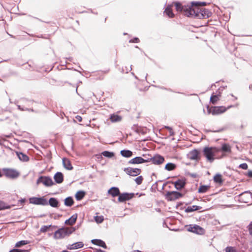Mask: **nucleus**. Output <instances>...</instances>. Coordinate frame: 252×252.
<instances>
[{"label":"nucleus","mask_w":252,"mask_h":252,"mask_svg":"<svg viewBox=\"0 0 252 252\" xmlns=\"http://www.w3.org/2000/svg\"><path fill=\"white\" fill-rule=\"evenodd\" d=\"M120 154L122 157L126 158H129L133 155V152L128 149H123L121 150L120 151Z\"/></svg>","instance_id":"30"},{"label":"nucleus","mask_w":252,"mask_h":252,"mask_svg":"<svg viewBox=\"0 0 252 252\" xmlns=\"http://www.w3.org/2000/svg\"><path fill=\"white\" fill-rule=\"evenodd\" d=\"M29 203L36 205L46 206L47 199L45 196H33L29 199Z\"/></svg>","instance_id":"11"},{"label":"nucleus","mask_w":252,"mask_h":252,"mask_svg":"<svg viewBox=\"0 0 252 252\" xmlns=\"http://www.w3.org/2000/svg\"><path fill=\"white\" fill-rule=\"evenodd\" d=\"M152 163L157 165L162 164L165 161L164 157L159 154H155L152 157Z\"/></svg>","instance_id":"14"},{"label":"nucleus","mask_w":252,"mask_h":252,"mask_svg":"<svg viewBox=\"0 0 252 252\" xmlns=\"http://www.w3.org/2000/svg\"><path fill=\"white\" fill-rule=\"evenodd\" d=\"M173 3L175 4V7L177 11H181L182 10H189L194 9L195 8H200V6H205L207 5V2L205 1H192L189 3L187 4L183 5L182 3L179 1H173Z\"/></svg>","instance_id":"2"},{"label":"nucleus","mask_w":252,"mask_h":252,"mask_svg":"<svg viewBox=\"0 0 252 252\" xmlns=\"http://www.w3.org/2000/svg\"><path fill=\"white\" fill-rule=\"evenodd\" d=\"M238 198L240 202L247 203L252 202V192L250 190L245 191L239 194Z\"/></svg>","instance_id":"10"},{"label":"nucleus","mask_w":252,"mask_h":252,"mask_svg":"<svg viewBox=\"0 0 252 252\" xmlns=\"http://www.w3.org/2000/svg\"><path fill=\"white\" fill-rule=\"evenodd\" d=\"M210 185H205L200 184V186L198 189V193H204L210 189Z\"/></svg>","instance_id":"33"},{"label":"nucleus","mask_w":252,"mask_h":252,"mask_svg":"<svg viewBox=\"0 0 252 252\" xmlns=\"http://www.w3.org/2000/svg\"><path fill=\"white\" fill-rule=\"evenodd\" d=\"M220 149V152L221 151L225 153H230L231 152V147L227 143H223L221 145V148H219Z\"/></svg>","instance_id":"37"},{"label":"nucleus","mask_w":252,"mask_h":252,"mask_svg":"<svg viewBox=\"0 0 252 252\" xmlns=\"http://www.w3.org/2000/svg\"><path fill=\"white\" fill-rule=\"evenodd\" d=\"M185 227L188 231L197 235H203L205 233V229L197 224H187Z\"/></svg>","instance_id":"6"},{"label":"nucleus","mask_w":252,"mask_h":252,"mask_svg":"<svg viewBox=\"0 0 252 252\" xmlns=\"http://www.w3.org/2000/svg\"><path fill=\"white\" fill-rule=\"evenodd\" d=\"M245 175L250 178L252 179V170H249L247 172L245 173Z\"/></svg>","instance_id":"57"},{"label":"nucleus","mask_w":252,"mask_h":252,"mask_svg":"<svg viewBox=\"0 0 252 252\" xmlns=\"http://www.w3.org/2000/svg\"><path fill=\"white\" fill-rule=\"evenodd\" d=\"M109 119L112 123H117L122 120V117L115 113H113L110 115Z\"/></svg>","instance_id":"29"},{"label":"nucleus","mask_w":252,"mask_h":252,"mask_svg":"<svg viewBox=\"0 0 252 252\" xmlns=\"http://www.w3.org/2000/svg\"><path fill=\"white\" fill-rule=\"evenodd\" d=\"M142 163H147L151 161L152 162L153 159H152V157H151L150 158H148L147 159H144L143 158Z\"/></svg>","instance_id":"58"},{"label":"nucleus","mask_w":252,"mask_h":252,"mask_svg":"<svg viewBox=\"0 0 252 252\" xmlns=\"http://www.w3.org/2000/svg\"><path fill=\"white\" fill-rule=\"evenodd\" d=\"M72 233V231L70 229L69 230L65 228L64 226H62L55 231L53 234V238L55 240L62 239L69 236Z\"/></svg>","instance_id":"4"},{"label":"nucleus","mask_w":252,"mask_h":252,"mask_svg":"<svg viewBox=\"0 0 252 252\" xmlns=\"http://www.w3.org/2000/svg\"><path fill=\"white\" fill-rule=\"evenodd\" d=\"M184 195V193L178 191H167L164 196L167 201H173L183 197Z\"/></svg>","instance_id":"8"},{"label":"nucleus","mask_w":252,"mask_h":252,"mask_svg":"<svg viewBox=\"0 0 252 252\" xmlns=\"http://www.w3.org/2000/svg\"><path fill=\"white\" fill-rule=\"evenodd\" d=\"M9 252H30V250L22 249L14 247L13 249H11Z\"/></svg>","instance_id":"39"},{"label":"nucleus","mask_w":252,"mask_h":252,"mask_svg":"<svg viewBox=\"0 0 252 252\" xmlns=\"http://www.w3.org/2000/svg\"><path fill=\"white\" fill-rule=\"evenodd\" d=\"M27 202V199L25 198H21L18 200V204L20 203L22 206H24L25 203Z\"/></svg>","instance_id":"53"},{"label":"nucleus","mask_w":252,"mask_h":252,"mask_svg":"<svg viewBox=\"0 0 252 252\" xmlns=\"http://www.w3.org/2000/svg\"><path fill=\"white\" fill-rule=\"evenodd\" d=\"M94 219L95 221L98 224L102 223L103 222V221L104 220V217L102 215L96 216L94 217Z\"/></svg>","instance_id":"42"},{"label":"nucleus","mask_w":252,"mask_h":252,"mask_svg":"<svg viewBox=\"0 0 252 252\" xmlns=\"http://www.w3.org/2000/svg\"><path fill=\"white\" fill-rule=\"evenodd\" d=\"M206 108L207 114L208 115L212 114L214 116L220 115L227 111L226 107L223 106H209L208 105H207Z\"/></svg>","instance_id":"5"},{"label":"nucleus","mask_w":252,"mask_h":252,"mask_svg":"<svg viewBox=\"0 0 252 252\" xmlns=\"http://www.w3.org/2000/svg\"><path fill=\"white\" fill-rule=\"evenodd\" d=\"M30 241L28 240H21L16 243L15 245V247L20 248L22 247L29 244L30 243Z\"/></svg>","instance_id":"38"},{"label":"nucleus","mask_w":252,"mask_h":252,"mask_svg":"<svg viewBox=\"0 0 252 252\" xmlns=\"http://www.w3.org/2000/svg\"><path fill=\"white\" fill-rule=\"evenodd\" d=\"M75 250L82 248L84 247V244L82 242L79 241L73 243Z\"/></svg>","instance_id":"41"},{"label":"nucleus","mask_w":252,"mask_h":252,"mask_svg":"<svg viewBox=\"0 0 252 252\" xmlns=\"http://www.w3.org/2000/svg\"><path fill=\"white\" fill-rule=\"evenodd\" d=\"M173 4L175 5V4L173 3V2H172V4H168L165 7L163 12L164 14L167 15L170 18H173L175 16V14H174L172 9Z\"/></svg>","instance_id":"19"},{"label":"nucleus","mask_w":252,"mask_h":252,"mask_svg":"<svg viewBox=\"0 0 252 252\" xmlns=\"http://www.w3.org/2000/svg\"><path fill=\"white\" fill-rule=\"evenodd\" d=\"M164 128L167 129L169 131V133H170V136H174L175 135V132H174L172 127H171L170 126H164Z\"/></svg>","instance_id":"47"},{"label":"nucleus","mask_w":252,"mask_h":252,"mask_svg":"<svg viewBox=\"0 0 252 252\" xmlns=\"http://www.w3.org/2000/svg\"><path fill=\"white\" fill-rule=\"evenodd\" d=\"M94 252H106L105 251L101 250V249H95Z\"/></svg>","instance_id":"64"},{"label":"nucleus","mask_w":252,"mask_h":252,"mask_svg":"<svg viewBox=\"0 0 252 252\" xmlns=\"http://www.w3.org/2000/svg\"><path fill=\"white\" fill-rule=\"evenodd\" d=\"M189 175L192 177V178H196L197 177H198V175H197L195 173H189Z\"/></svg>","instance_id":"62"},{"label":"nucleus","mask_w":252,"mask_h":252,"mask_svg":"<svg viewBox=\"0 0 252 252\" xmlns=\"http://www.w3.org/2000/svg\"><path fill=\"white\" fill-rule=\"evenodd\" d=\"M140 39L137 37H134L130 39L128 42L130 43H138L140 42Z\"/></svg>","instance_id":"46"},{"label":"nucleus","mask_w":252,"mask_h":252,"mask_svg":"<svg viewBox=\"0 0 252 252\" xmlns=\"http://www.w3.org/2000/svg\"><path fill=\"white\" fill-rule=\"evenodd\" d=\"M63 167L67 170H71L73 167L71 164V161L66 158H63Z\"/></svg>","instance_id":"23"},{"label":"nucleus","mask_w":252,"mask_h":252,"mask_svg":"<svg viewBox=\"0 0 252 252\" xmlns=\"http://www.w3.org/2000/svg\"><path fill=\"white\" fill-rule=\"evenodd\" d=\"M15 206L14 205H8L4 202L3 210L5 209H10L12 206Z\"/></svg>","instance_id":"54"},{"label":"nucleus","mask_w":252,"mask_h":252,"mask_svg":"<svg viewBox=\"0 0 252 252\" xmlns=\"http://www.w3.org/2000/svg\"><path fill=\"white\" fill-rule=\"evenodd\" d=\"M177 167V165L172 162H168L164 167V169L168 171H171L174 170Z\"/></svg>","instance_id":"35"},{"label":"nucleus","mask_w":252,"mask_h":252,"mask_svg":"<svg viewBox=\"0 0 252 252\" xmlns=\"http://www.w3.org/2000/svg\"><path fill=\"white\" fill-rule=\"evenodd\" d=\"M131 129L133 131L138 134H142V135H144L146 133V128L141 126H139L138 125H133L131 127Z\"/></svg>","instance_id":"20"},{"label":"nucleus","mask_w":252,"mask_h":252,"mask_svg":"<svg viewBox=\"0 0 252 252\" xmlns=\"http://www.w3.org/2000/svg\"><path fill=\"white\" fill-rule=\"evenodd\" d=\"M101 154L103 157L109 158H113L115 156V153L114 152L109 151H103L101 152Z\"/></svg>","instance_id":"36"},{"label":"nucleus","mask_w":252,"mask_h":252,"mask_svg":"<svg viewBox=\"0 0 252 252\" xmlns=\"http://www.w3.org/2000/svg\"><path fill=\"white\" fill-rule=\"evenodd\" d=\"M103 157V156L101 153L95 155V157L97 159L98 161H99L100 163H101L102 161L104 160Z\"/></svg>","instance_id":"49"},{"label":"nucleus","mask_w":252,"mask_h":252,"mask_svg":"<svg viewBox=\"0 0 252 252\" xmlns=\"http://www.w3.org/2000/svg\"><path fill=\"white\" fill-rule=\"evenodd\" d=\"M53 179L54 183L60 184L62 183L64 180V176L62 172L58 171L54 175Z\"/></svg>","instance_id":"18"},{"label":"nucleus","mask_w":252,"mask_h":252,"mask_svg":"<svg viewBox=\"0 0 252 252\" xmlns=\"http://www.w3.org/2000/svg\"><path fill=\"white\" fill-rule=\"evenodd\" d=\"M91 243L94 245L101 247L104 249H107V246L105 242L99 239H94L91 240Z\"/></svg>","instance_id":"21"},{"label":"nucleus","mask_w":252,"mask_h":252,"mask_svg":"<svg viewBox=\"0 0 252 252\" xmlns=\"http://www.w3.org/2000/svg\"><path fill=\"white\" fill-rule=\"evenodd\" d=\"M48 205L53 208H59L60 206V202L57 198L52 197L49 198V200L47 199L46 205Z\"/></svg>","instance_id":"17"},{"label":"nucleus","mask_w":252,"mask_h":252,"mask_svg":"<svg viewBox=\"0 0 252 252\" xmlns=\"http://www.w3.org/2000/svg\"><path fill=\"white\" fill-rule=\"evenodd\" d=\"M81 224L82 222L81 221L79 223H78L77 225L71 228L70 230H71V231H72V233L80 227Z\"/></svg>","instance_id":"51"},{"label":"nucleus","mask_w":252,"mask_h":252,"mask_svg":"<svg viewBox=\"0 0 252 252\" xmlns=\"http://www.w3.org/2000/svg\"><path fill=\"white\" fill-rule=\"evenodd\" d=\"M200 151L197 149H194L191 151L188 155V158L191 160H194L198 161L200 159Z\"/></svg>","instance_id":"13"},{"label":"nucleus","mask_w":252,"mask_h":252,"mask_svg":"<svg viewBox=\"0 0 252 252\" xmlns=\"http://www.w3.org/2000/svg\"><path fill=\"white\" fill-rule=\"evenodd\" d=\"M202 209V207L197 205H192L188 206L185 209V212L187 213L194 212Z\"/></svg>","instance_id":"28"},{"label":"nucleus","mask_w":252,"mask_h":252,"mask_svg":"<svg viewBox=\"0 0 252 252\" xmlns=\"http://www.w3.org/2000/svg\"><path fill=\"white\" fill-rule=\"evenodd\" d=\"M123 171L126 173V174L129 176L135 177L139 175L142 170L141 169L138 168H133L131 167H125L123 169Z\"/></svg>","instance_id":"12"},{"label":"nucleus","mask_w":252,"mask_h":252,"mask_svg":"<svg viewBox=\"0 0 252 252\" xmlns=\"http://www.w3.org/2000/svg\"><path fill=\"white\" fill-rule=\"evenodd\" d=\"M50 226H51V224L48 225H43L40 229V231L42 233H45L48 231L51 230Z\"/></svg>","instance_id":"40"},{"label":"nucleus","mask_w":252,"mask_h":252,"mask_svg":"<svg viewBox=\"0 0 252 252\" xmlns=\"http://www.w3.org/2000/svg\"><path fill=\"white\" fill-rule=\"evenodd\" d=\"M62 216V215L60 214H50V217L51 218H53L54 220L58 219L59 218H60Z\"/></svg>","instance_id":"52"},{"label":"nucleus","mask_w":252,"mask_h":252,"mask_svg":"<svg viewBox=\"0 0 252 252\" xmlns=\"http://www.w3.org/2000/svg\"><path fill=\"white\" fill-rule=\"evenodd\" d=\"M74 203V201L72 196H68L64 199V204L67 207L72 206Z\"/></svg>","instance_id":"34"},{"label":"nucleus","mask_w":252,"mask_h":252,"mask_svg":"<svg viewBox=\"0 0 252 252\" xmlns=\"http://www.w3.org/2000/svg\"><path fill=\"white\" fill-rule=\"evenodd\" d=\"M77 217L78 215L77 213L73 214L69 218L65 220L64 224L70 225L74 224L77 219Z\"/></svg>","instance_id":"27"},{"label":"nucleus","mask_w":252,"mask_h":252,"mask_svg":"<svg viewBox=\"0 0 252 252\" xmlns=\"http://www.w3.org/2000/svg\"><path fill=\"white\" fill-rule=\"evenodd\" d=\"M225 252H238L237 249L232 246H227L224 249Z\"/></svg>","instance_id":"43"},{"label":"nucleus","mask_w":252,"mask_h":252,"mask_svg":"<svg viewBox=\"0 0 252 252\" xmlns=\"http://www.w3.org/2000/svg\"><path fill=\"white\" fill-rule=\"evenodd\" d=\"M17 108L18 110L20 111H25V108H24L23 107L21 106L20 105H17Z\"/></svg>","instance_id":"61"},{"label":"nucleus","mask_w":252,"mask_h":252,"mask_svg":"<svg viewBox=\"0 0 252 252\" xmlns=\"http://www.w3.org/2000/svg\"><path fill=\"white\" fill-rule=\"evenodd\" d=\"M248 229L250 235L252 236V221L250 222L249 225L248 226Z\"/></svg>","instance_id":"56"},{"label":"nucleus","mask_w":252,"mask_h":252,"mask_svg":"<svg viewBox=\"0 0 252 252\" xmlns=\"http://www.w3.org/2000/svg\"><path fill=\"white\" fill-rule=\"evenodd\" d=\"M86 192L85 191L83 190H80L76 192L75 194V198L76 200H81L85 196Z\"/></svg>","instance_id":"32"},{"label":"nucleus","mask_w":252,"mask_h":252,"mask_svg":"<svg viewBox=\"0 0 252 252\" xmlns=\"http://www.w3.org/2000/svg\"><path fill=\"white\" fill-rule=\"evenodd\" d=\"M143 158L140 156L135 157L127 162V164H139L142 163Z\"/></svg>","instance_id":"25"},{"label":"nucleus","mask_w":252,"mask_h":252,"mask_svg":"<svg viewBox=\"0 0 252 252\" xmlns=\"http://www.w3.org/2000/svg\"><path fill=\"white\" fill-rule=\"evenodd\" d=\"M221 95V93L220 91H217L216 94L213 92L210 96V103L214 105L216 104L217 102L220 100V98Z\"/></svg>","instance_id":"16"},{"label":"nucleus","mask_w":252,"mask_h":252,"mask_svg":"<svg viewBox=\"0 0 252 252\" xmlns=\"http://www.w3.org/2000/svg\"><path fill=\"white\" fill-rule=\"evenodd\" d=\"M75 119L76 121L79 122H82V118L81 116H79V115H77L76 117H75Z\"/></svg>","instance_id":"60"},{"label":"nucleus","mask_w":252,"mask_h":252,"mask_svg":"<svg viewBox=\"0 0 252 252\" xmlns=\"http://www.w3.org/2000/svg\"><path fill=\"white\" fill-rule=\"evenodd\" d=\"M137 194H138V192H137V193H133V192L129 193V192H128V196H129V199L130 200L132 198H133V197H134L135 196V195H137Z\"/></svg>","instance_id":"55"},{"label":"nucleus","mask_w":252,"mask_h":252,"mask_svg":"<svg viewBox=\"0 0 252 252\" xmlns=\"http://www.w3.org/2000/svg\"><path fill=\"white\" fill-rule=\"evenodd\" d=\"M2 171L6 178L10 179H16L18 178L20 173V172L13 168H2Z\"/></svg>","instance_id":"7"},{"label":"nucleus","mask_w":252,"mask_h":252,"mask_svg":"<svg viewBox=\"0 0 252 252\" xmlns=\"http://www.w3.org/2000/svg\"><path fill=\"white\" fill-rule=\"evenodd\" d=\"M134 180L137 185H140L143 182V177L142 176L140 175L136 177Z\"/></svg>","instance_id":"45"},{"label":"nucleus","mask_w":252,"mask_h":252,"mask_svg":"<svg viewBox=\"0 0 252 252\" xmlns=\"http://www.w3.org/2000/svg\"><path fill=\"white\" fill-rule=\"evenodd\" d=\"M238 167L243 170H247L248 168V165L246 163H243L240 164Z\"/></svg>","instance_id":"50"},{"label":"nucleus","mask_w":252,"mask_h":252,"mask_svg":"<svg viewBox=\"0 0 252 252\" xmlns=\"http://www.w3.org/2000/svg\"><path fill=\"white\" fill-rule=\"evenodd\" d=\"M202 152L207 160L212 163L214 161L216 155L220 152V149L216 147L205 146L204 147Z\"/></svg>","instance_id":"3"},{"label":"nucleus","mask_w":252,"mask_h":252,"mask_svg":"<svg viewBox=\"0 0 252 252\" xmlns=\"http://www.w3.org/2000/svg\"><path fill=\"white\" fill-rule=\"evenodd\" d=\"M16 153L20 161L27 162L30 160L29 157L26 154L21 152H16Z\"/></svg>","instance_id":"24"},{"label":"nucleus","mask_w":252,"mask_h":252,"mask_svg":"<svg viewBox=\"0 0 252 252\" xmlns=\"http://www.w3.org/2000/svg\"><path fill=\"white\" fill-rule=\"evenodd\" d=\"M118 200L119 202H125L126 201L130 200L129 197L128 196V192H125L120 193L118 196Z\"/></svg>","instance_id":"26"},{"label":"nucleus","mask_w":252,"mask_h":252,"mask_svg":"<svg viewBox=\"0 0 252 252\" xmlns=\"http://www.w3.org/2000/svg\"><path fill=\"white\" fill-rule=\"evenodd\" d=\"M214 182L219 185H222L224 182L222 175L220 173L216 174L213 177Z\"/></svg>","instance_id":"31"},{"label":"nucleus","mask_w":252,"mask_h":252,"mask_svg":"<svg viewBox=\"0 0 252 252\" xmlns=\"http://www.w3.org/2000/svg\"><path fill=\"white\" fill-rule=\"evenodd\" d=\"M183 204V202H179L177 203L176 206V209H178L179 207L180 206H182Z\"/></svg>","instance_id":"63"},{"label":"nucleus","mask_w":252,"mask_h":252,"mask_svg":"<svg viewBox=\"0 0 252 252\" xmlns=\"http://www.w3.org/2000/svg\"><path fill=\"white\" fill-rule=\"evenodd\" d=\"M186 184L187 181L185 178L179 179L174 182V186L177 190H180L186 186Z\"/></svg>","instance_id":"15"},{"label":"nucleus","mask_w":252,"mask_h":252,"mask_svg":"<svg viewBox=\"0 0 252 252\" xmlns=\"http://www.w3.org/2000/svg\"><path fill=\"white\" fill-rule=\"evenodd\" d=\"M66 248H67V249L70 250H75L73 244H72L71 245H68V246H67Z\"/></svg>","instance_id":"59"},{"label":"nucleus","mask_w":252,"mask_h":252,"mask_svg":"<svg viewBox=\"0 0 252 252\" xmlns=\"http://www.w3.org/2000/svg\"><path fill=\"white\" fill-rule=\"evenodd\" d=\"M225 129V127H222V128H220V129H219L218 130H211L210 129H205V132H220L223 131Z\"/></svg>","instance_id":"48"},{"label":"nucleus","mask_w":252,"mask_h":252,"mask_svg":"<svg viewBox=\"0 0 252 252\" xmlns=\"http://www.w3.org/2000/svg\"><path fill=\"white\" fill-rule=\"evenodd\" d=\"M108 194L111 195L113 197H115L120 194L119 188L116 187H112L108 190Z\"/></svg>","instance_id":"22"},{"label":"nucleus","mask_w":252,"mask_h":252,"mask_svg":"<svg viewBox=\"0 0 252 252\" xmlns=\"http://www.w3.org/2000/svg\"><path fill=\"white\" fill-rule=\"evenodd\" d=\"M36 183L37 185L42 183L46 187H50L55 185L52 178L49 176H40Z\"/></svg>","instance_id":"9"},{"label":"nucleus","mask_w":252,"mask_h":252,"mask_svg":"<svg viewBox=\"0 0 252 252\" xmlns=\"http://www.w3.org/2000/svg\"><path fill=\"white\" fill-rule=\"evenodd\" d=\"M179 12H182L184 15L189 18L199 19L208 18L211 17L212 15L211 11H210L208 9L204 8H195L194 9L190 10V11H189V10H182Z\"/></svg>","instance_id":"1"},{"label":"nucleus","mask_w":252,"mask_h":252,"mask_svg":"<svg viewBox=\"0 0 252 252\" xmlns=\"http://www.w3.org/2000/svg\"><path fill=\"white\" fill-rule=\"evenodd\" d=\"M159 182H162V180H158V181H157L156 182H155L152 185V186L151 188V191L155 192L157 190H158V183Z\"/></svg>","instance_id":"44"}]
</instances>
